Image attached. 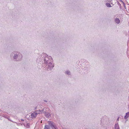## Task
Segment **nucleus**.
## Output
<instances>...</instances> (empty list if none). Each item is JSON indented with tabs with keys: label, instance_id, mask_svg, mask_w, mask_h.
Here are the masks:
<instances>
[{
	"label": "nucleus",
	"instance_id": "1",
	"mask_svg": "<svg viewBox=\"0 0 129 129\" xmlns=\"http://www.w3.org/2000/svg\"><path fill=\"white\" fill-rule=\"evenodd\" d=\"M48 123L52 127V129H57L56 126L54 124L53 122L51 121H48Z\"/></svg>",
	"mask_w": 129,
	"mask_h": 129
},
{
	"label": "nucleus",
	"instance_id": "2",
	"mask_svg": "<svg viewBox=\"0 0 129 129\" xmlns=\"http://www.w3.org/2000/svg\"><path fill=\"white\" fill-rule=\"evenodd\" d=\"M37 114L36 113V112H35L31 114V116L32 118H35L37 116Z\"/></svg>",
	"mask_w": 129,
	"mask_h": 129
},
{
	"label": "nucleus",
	"instance_id": "3",
	"mask_svg": "<svg viewBox=\"0 0 129 129\" xmlns=\"http://www.w3.org/2000/svg\"><path fill=\"white\" fill-rule=\"evenodd\" d=\"M36 113L37 114V115L39 114H41L42 113V112L40 110H37L35 111Z\"/></svg>",
	"mask_w": 129,
	"mask_h": 129
},
{
	"label": "nucleus",
	"instance_id": "4",
	"mask_svg": "<svg viewBox=\"0 0 129 129\" xmlns=\"http://www.w3.org/2000/svg\"><path fill=\"white\" fill-rule=\"evenodd\" d=\"M115 129H119V126L118 124H115Z\"/></svg>",
	"mask_w": 129,
	"mask_h": 129
},
{
	"label": "nucleus",
	"instance_id": "5",
	"mask_svg": "<svg viewBox=\"0 0 129 129\" xmlns=\"http://www.w3.org/2000/svg\"><path fill=\"white\" fill-rule=\"evenodd\" d=\"M129 116V112H128L126 113L125 116L124 117L125 119H126Z\"/></svg>",
	"mask_w": 129,
	"mask_h": 129
},
{
	"label": "nucleus",
	"instance_id": "6",
	"mask_svg": "<svg viewBox=\"0 0 129 129\" xmlns=\"http://www.w3.org/2000/svg\"><path fill=\"white\" fill-rule=\"evenodd\" d=\"M115 22L117 23H119L120 22V21L119 20L118 18H116L115 20Z\"/></svg>",
	"mask_w": 129,
	"mask_h": 129
},
{
	"label": "nucleus",
	"instance_id": "7",
	"mask_svg": "<svg viewBox=\"0 0 129 129\" xmlns=\"http://www.w3.org/2000/svg\"><path fill=\"white\" fill-rule=\"evenodd\" d=\"M49 127L48 125H46L45 126L44 129H49Z\"/></svg>",
	"mask_w": 129,
	"mask_h": 129
},
{
	"label": "nucleus",
	"instance_id": "8",
	"mask_svg": "<svg viewBox=\"0 0 129 129\" xmlns=\"http://www.w3.org/2000/svg\"><path fill=\"white\" fill-rule=\"evenodd\" d=\"M106 5L107 7H111V5L109 3H107Z\"/></svg>",
	"mask_w": 129,
	"mask_h": 129
},
{
	"label": "nucleus",
	"instance_id": "9",
	"mask_svg": "<svg viewBox=\"0 0 129 129\" xmlns=\"http://www.w3.org/2000/svg\"><path fill=\"white\" fill-rule=\"evenodd\" d=\"M70 72H69V71H66V74H69L70 73Z\"/></svg>",
	"mask_w": 129,
	"mask_h": 129
},
{
	"label": "nucleus",
	"instance_id": "10",
	"mask_svg": "<svg viewBox=\"0 0 129 129\" xmlns=\"http://www.w3.org/2000/svg\"><path fill=\"white\" fill-rule=\"evenodd\" d=\"M17 55H15L14 56V59H15L16 58V57H17Z\"/></svg>",
	"mask_w": 129,
	"mask_h": 129
},
{
	"label": "nucleus",
	"instance_id": "11",
	"mask_svg": "<svg viewBox=\"0 0 129 129\" xmlns=\"http://www.w3.org/2000/svg\"><path fill=\"white\" fill-rule=\"evenodd\" d=\"M118 120H119V118H118L117 119V120L118 121Z\"/></svg>",
	"mask_w": 129,
	"mask_h": 129
}]
</instances>
